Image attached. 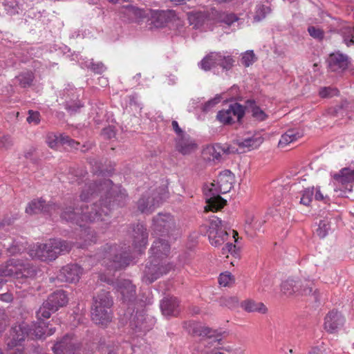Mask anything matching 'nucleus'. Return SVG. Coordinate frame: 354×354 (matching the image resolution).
Wrapping results in <instances>:
<instances>
[{
    "label": "nucleus",
    "instance_id": "obj_49",
    "mask_svg": "<svg viewBox=\"0 0 354 354\" xmlns=\"http://www.w3.org/2000/svg\"><path fill=\"white\" fill-rule=\"evenodd\" d=\"M46 142L51 149H57L59 146L58 135L49 133L47 136Z\"/></svg>",
    "mask_w": 354,
    "mask_h": 354
},
{
    "label": "nucleus",
    "instance_id": "obj_31",
    "mask_svg": "<svg viewBox=\"0 0 354 354\" xmlns=\"http://www.w3.org/2000/svg\"><path fill=\"white\" fill-rule=\"evenodd\" d=\"M301 137L300 133L295 129H289L281 137L279 142V145L281 147L297 140Z\"/></svg>",
    "mask_w": 354,
    "mask_h": 354
},
{
    "label": "nucleus",
    "instance_id": "obj_63",
    "mask_svg": "<svg viewBox=\"0 0 354 354\" xmlns=\"http://www.w3.org/2000/svg\"><path fill=\"white\" fill-rule=\"evenodd\" d=\"M1 299L3 301H5L6 302H9V301H12V295L10 294L6 293V294H3V295H1Z\"/></svg>",
    "mask_w": 354,
    "mask_h": 354
},
{
    "label": "nucleus",
    "instance_id": "obj_21",
    "mask_svg": "<svg viewBox=\"0 0 354 354\" xmlns=\"http://www.w3.org/2000/svg\"><path fill=\"white\" fill-rule=\"evenodd\" d=\"M263 142V138L259 133H248L237 140L239 147L246 148L248 151L258 148Z\"/></svg>",
    "mask_w": 354,
    "mask_h": 354
},
{
    "label": "nucleus",
    "instance_id": "obj_14",
    "mask_svg": "<svg viewBox=\"0 0 354 354\" xmlns=\"http://www.w3.org/2000/svg\"><path fill=\"white\" fill-rule=\"evenodd\" d=\"M155 320L144 313H136L130 322L131 328L136 333H144L150 330L154 326Z\"/></svg>",
    "mask_w": 354,
    "mask_h": 354
},
{
    "label": "nucleus",
    "instance_id": "obj_60",
    "mask_svg": "<svg viewBox=\"0 0 354 354\" xmlns=\"http://www.w3.org/2000/svg\"><path fill=\"white\" fill-rule=\"evenodd\" d=\"M266 10H268V7H265L264 6H259L257 9V13L263 12L262 17H259V15L255 16L254 19L257 21H260L261 18L265 17Z\"/></svg>",
    "mask_w": 354,
    "mask_h": 354
},
{
    "label": "nucleus",
    "instance_id": "obj_46",
    "mask_svg": "<svg viewBox=\"0 0 354 354\" xmlns=\"http://www.w3.org/2000/svg\"><path fill=\"white\" fill-rule=\"evenodd\" d=\"M52 312L50 305H46V301L37 311V317L39 319H47L50 317Z\"/></svg>",
    "mask_w": 354,
    "mask_h": 354
},
{
    "label": "nucleus",
    "instance_id": "obj_30",
    "mask_svg": "<svg viewBox=\"0 0 354 354\" xmlns=\"http://www.w3.org/2000/svg\"><path fill=\"white\" fill-rule=\"evenodd\" d=\"M30 333L35 335L36 338H42L45 336H50L55 333V329L48 328L45 325L44 322H40L37 326L35 325L34 328L29 330Z\"/></svg>",
    "mask_w": 354,
    "mask_h": 354
},
{
    "label": "nucleus",
    "instance_id": "obj_61",
    "mask_svg": "<svg viewBox=\"0 0 354 354\" xmlns=\"http://www.w3.org/2000/svg\"><path fill=\"white\" fill-rule=\"evenodd\" d=\"M236 248V245L232 243H227L223 248V254H225L226 252L232 253Z\"/></svg>",
    "mask_w": 354,
    "mask_h": 354
},
{
    "label": "nucleus",
    "instance_id": "obj_44",
    "mask_svg": "<svg viewBox=\"0 0 354 354\" xmlns=\"http://www.w3.org/2000/svg\"><path fill=\"white\" fill-rule=\"evenodd\" d=\"M26 249L24 243L21 241H15L12 245L9 246L7 250L12 255L22 252Z\"/></svg>",
    "mask_w": 354,
    "mask_h": 354
},
{
    "label": "nucleus",
    "instance_id": "obj_13",
    "mask_svg": "<svg viewBox=\"0 0 354 354\" xmlns=\"http://www.w3.org/2000/svg\"><path fill=\"white\" fill-rule=\"evenodd\" d=\"M82 268L77 264H69L64 266L57 274V279L68 283L77 282L82 274Z\"/></svg>",
    "mask_w": 354,
    "mask_h": 354
},
{
    "label": "nucleus",
    "instance_id": "obj_38",
    "mask_svg": "<svg viewBox=\"0 0 354 354\" xmlns=\"http://www.w3.org/2000/svg\"><path fill=\"white\" fill-rule=\"evenodd\" d=\"M4 6L6 10L10 15L17 14L20 10V4L18 0H5Z\"/></svg>",
    "mask_w": 354,
    "mask_h": 354
},
{
    "label": "nucleus",
    "instance_id": "obj_22",
    "mask_svg": "<svg viewBox=\"0 0 354 354\" xmlns=\"http://www.w3.org/2000/svg\"><path fill=\"white\" fill-rule=\"evenodd\" d=\"M117 290L123 301H131L136 297V287L129 280L122 279L117 283Z\"/></svg>",
    "mask_w": 354,
    "mask_h": 354
},
{
    "label": "nucleus",
    "instance_id": "obj_48",
    "mask_svg": "<svg viewBox=\"0 0 354 354\" xmlns=\"http://www.w3.org/2000/svg\"><path fill=\"white\" fill-rule=\"evenodd\" d=\"M319 95L322 97H332L338 95V90L332 87H324L319 90Z\"/></svg>",
    "mask_w": 354,
    "mask_h": 354
},
{
    "label": "nucleus",
    "instance_id": "obj_55",
    "mask_svg": "<svg viewBox=\"0 0 354 354\" xmlns=\"http://www.w3.org/2000/svg\"><path fill=\"white\" fill-rule=\"evenodd\" d=\"M91 68L93 72L98 74L102 73L106 70L105 66L102 62L91 63Z\"/></svg>",
    "mask_w": 354,
    "mask_h": 354
},
{
    "label": "nucleus",
    "instance_id": "obj_23",
    "mask_svg": "<svg viewBox=\"0 0 354 354\" xmlns=\"http://www.w3.org/2000/svg\"><path fill=\"white\" fill-rule=\"evenodd\" d=\"M348 66V58L341 53H333L328 58V67L333 71H343Z\"/></svg>",
    "mask_w": 354,
    "mask_h": 354
},
{
    "label": "nucleus",
    "instance_id": "obj_57",
    "mask_svg": "<svg viewBox=\"0 0 354 354\" xmlns=\"http://www.w3.org/2000/svg\"><path fill=\"white\" fill-rule=\"evenodd\" d=\"M272 285V280L270 277L265 278L261 282V291L268 290Z\"/></svg>",
    "mask_w": 354,
    "mask_h": 354
},
{
    "label": "nucleus",
    "instance_id": "obj_3",
    "mask_svg": "<svg viewBox=\"0 0 354 354\" xmlns=\"http://www.w3.org/2000/svg\"><path fill=\"white\" fill-rule=\"evenodd\" d=\"M234 183V176L230 170L221 171L216 181L211 183L204 188L206 206L205 212H215L221 209L226 204L220 195L228 193L232 188Z\"/></svg>",
    "mask_w": 354,
    "mask_h": 354
},
{
    "label": "nucleus",
    "instance_id": "obj_16",
    "mask_svg": "<svg viewBox=\"0 0 354 354\" xmlns=\"http://www.w3.org/2000/svg\"><path fill=\"white\" fill-rule=\"evenodd\" d=\"M335 183L342 185L346 190L351 192L354 184V169L344 167L333 176Z\"/></svg>",
    "mask_w": 354,
    "mask_h": 354
},
{
    "label": "nucleus",
    "instance_id": "obj_45",
    "mask_svg": "<svg viewBox=\"0 0 354 354\" xmlns=\"http://www.w3.org/2000/svg\"><path fill=\"white\" fill-rule=\"evenodd\" d=\"M59 145H68V146L73 147L76 149H78L79 143L71 139L69 136L65 134L58 135Z\"/></svg>",
    "mask_w": 354,
    "mask_h": 354
},
{
    "label": "nucleus",
    "instance_id": "obj_54",
    "mask_svg": "<svg viewBox=\"0 0 354 354\" xmlns=\"http://www.w3.org/2000/svg\"><path fill=\"white\" fill-rule=\"evenodd\" d=\"M257 224H260V223H245V232L250 236H254L257 234V232L254 230V228Z\"/></svg>",
    "mask_w": 354,
    "mask_h": 354
},
{
    "label": "nucleus",
    "instance_id": "obj_7",
    "mask_svg": "<svg viewBox=\"0 0 354 354\" xmlns=\"http://www.w3.org/2000/svg\"><path fill=\"white\" fill-rule=\"evenodd\" d=\"M112 305L113 300L108 292L103 290L94 297L91 310L92 320L96 324L106 325L111 320Z\"/></svg>",
    "mask_w": 354,
    "mask_h": 354
},
{
    "label": "nucleus",
    "instance_id": "obj_26",
    "mask_svg": "<svg viewBox=\"0 0 354 354\" xmlns=\"http://www.w3.org/2000/svg\"><path fill=\"white\" fill-rule=\"evenodd\" d=\"M344 319L337 311L330 312L325 317V328L332 333L344 324Z\"/></svg>",
    "mask_w": 354,
    "mask_h": 354
},
{
    "label": "nucleus",
    "instance_id": "obj_42",
    "mask_svg": "<svg viewBox=\"0 0 354 354\" xmlns=\"http://www.w3.org/2000/svg\"><path fill=\"white\" fill-rule=\"evenodd\" d=\"M234 282L233 276L230 272H225L220 274L218 283L223 287L230 286Z\"/></svg>",
    "mask_w": 354,
    "mask_h": 354
},
{
    "label": "nucleus",
    "instance_id": "obj_64",
    "mask_svg": "<svg viewBox=\"0 0 354 354\" xmlns=\"http://www.w3.org/2000/svg\"><path fill=\"white\" fill-rule=\"evenodd\" d=\"M100 280H101V281H106V282H107V283H111V282H112V280H111V279H109H109H106L105 277H104V275H103V274H101V275H100Z\"/></svg>",
    "mask_w": 354,
    "mask_h": 354
},
{
    "label": "nucleus",
    "instance_id": "obj_36",
    "mask_svg": "<svg viewBox=\"0 0 354 354\" xmlns=\"http://www.w3.org/2000/svg\"><path fill=\"white\" fill-rule=\"evenodd\" d=\"M250 103L249 106L251 109L252 117L257 121H263L267 118L266 113L258 106H257L254 102L248 101Z\"/></svg>",
    "mask_w": 354,
    "mask_h": 354
},
{
    "label": "nucleus",
    "instance_id": "obj_11",
    "mask_svg": "<svg viewBox=\"0 0 354 354\" xmlns=\"http://www.w3.org/2000/svg\"><path fill=\"white\" fill-rule=\"evenodd\" d=\"M118 13L121 19L129 22L140 20L149 16L148 10L131 4L120 6Z\"/></svg>",
    "mask_w": 354,
    "mask_h": 354
},
{
    "label": "nucleus",
    "instance_id": "obj_43",
    "mask_svg": "<svg viewBox=\"0 0 354 354\" xmlns=\"http://www.w3.org/2000/svg\"><path fill=\"white\" fill-rule=\"evenodd\" d=\"M216 5L225 4L226 8H234L239 7L244 2V0H214Z\"/></svg>",
    "mask_w": 354,
    "mask_h": 354
},
{
    "label": "nucleus",
    "instance_id": "obj_20",
    "mask_svg": "<svg viewBox=\"0 0 354 354\" xmlns=\"http://www.w3.org/2000/svg\"><path fill=\"white\" fill-rule=\"evenodd\" d=\"M77 348V346L73 337L71 335H66L61 342L54 345L53 350L55 354H76Z\"/></svg>",
    "mask_w": 354,
    "mask_h": 354
},
{
    "label": "nucleus",
    "instance_id": "obj_25",
    "mask_svg": "<svg viewBox=\"0 0 354 354\" xmlns=\"http://www.w3.org/2000/svg\"><path fill=\"white\" fill-rule=\"evenodd\" d=\"M68 301L67 295L63 290L56 291L50 295L46 300V305H50L52 311L65 306Z\"/></svg>",
    "mask_w": 354,
    "mask_h": 354
},
{
    "label": "nucleus",
    "instance_id": "obj_52",
    "mask_svg": "<svg viewBox=\"0 0 354 354\" xmlns=\"http://www.w3.org/2000/svg\"><path fill=\"white\" fill-rule=\"evenodd\" d=\"M221 101V97L220 95H217L214 97L213 99H211L208 100L203 106V111L205 112H207L209 111L212 107H214L216 104L220 102Z\"/></svg>",
    "mask_w": 354,
    "mask_h": 354
},
{
    "label": "nucleus",
    "instance_id": "obj_32",
    "mask_svg": "<svg viewBox=\"0 0 354 354\" xmlns=\"http://www.w3.org/2000/svg\"><path fill=\"white\" fill-rule=\"evenodd\" d=\"M216 20L219 23H223L228 26L232 25L234 22L239 21V17L232 12H220L217 14Z\"/></svg>",
    "mask_w": 354,
    "mask_h": 354
},
{
    "label": "nucleus",
    "instance_id": "obj_8",
    "mask_svg": "<svg viewBox=\"0 0 354 354\" xmlns=\"http://www.w3.org/2000/svg\"><path fill=\"white\" fill-rule=\"evenodd\" d=\"M168 197L167 187L160 186L143 195L138 202V208L142 213L149 214Z\"/></svg>",
    "mask_w": 354,
    "mask_h": 354
},
{
    "label": "nucleus",
    "instance_id": "obj_56",
    "mask_svg": "<svg viewBox=\"0 0 354 354\" xmlns=\"http://www.w3.org/2000/svg\"><path fill=\"white\" fill-rule=\"evenodd\" d=\"M315 198L317 201H324L326 203L329 198L327 195L324 196L323 193L320 191L319 187H317L316 192L315 194Z\"/></svg>",
    "mask_w": 354,
    "mask_h": 354
},
{
    "label": "nucleus",
    "instance_id": "obj_28",
    "mask_svg": "<svg viewBox=\"0 0 354 354\" xmlns=\"http://www.w3.org/2000/svg\"><path fill=\"white\" fill-rule=\"evenodd\" d=\"M241 308L248 313H259L266 314L268 312L267 307L262 302H257L252 299H248L241 304Z\"/></svg>",
    "mask_w": 354,
    "mask_h": 354
},
{
    "label": "nucleus",
    "instance_id": "obj_40",
    "mask_svg": "<svg viewBox=\"0 0 354 354\" xmlns=\"http://www.w3.org/2000/svg\"><path fill=\"white\" fill-rule=\"evenodd\" d=\"M239 299L236 297H224L220 300V304L223 306H226L229 308H235L239 306Z\"/></svg>",
    "mask_w": 354,
    "mask_h": 354
},
{
    "label": "nucleus",
    "instance_id": "obj_34",
    "mask_svg": "<svg viewBox=\"0 0 354 354\" xmlns=\"http://www.w3.org/2000/svg\"><path fill=\"white\" fill-rule=\"evenodd\" d=\"M299 291L297 295H310L314 289V283L312 281L304 280L298 281Z\"/></svg>",
    "mask_w": 354,
    "mask_h": 354
},
{
    "label": "nucleus",
    "instance_id": "obj_27",
    "mask_svg": "<svg viewBox=\"0 0 354 354\" xmlns=\"http://www.w3.org/2000/svg\"><path fill=\"white\" fill-rule=\"evenodd\" d=\"M224 153V149L219 145H215L205 148L203 151V157L208 161L219 160Z\"/></svg>",
    "mask_w": 354,
    "mask_h": 354
},
{
    "label": "nucleus",
    "instance_id": "obj_47",
    "mask_svg": "<svg viewBox=\"0 0 354 354\" xmlns=\"http://www.w3.org/2000/svg\"><path fill=\"white\" fill-rule=\"evenodd\" d=\"M255 62V55L253 51H247L241 57V63L245 66L248 67Z\"/></svg>",
    "mask_w": 354,
    "mask_h": 354
},
{
    "label": "nucleus",
    "instance_id": "obj_6",
    "mask_svg": "<svg viewBox=\"0 0 354 354\" xmlns=\"http://www.w3.org/2000/svg\"><path fill=\"white\" fill-rule=\"evenodd\" d=\"M36 274L37 269L32 264L19 259H10L0 267V276L13 277L22 283L33 279Z\"/></svg>",
    "mask_w": 354,
    "mask_h": 354
},
{
    "label": "nucleus",
    "instance_id": "obj_35",
    "mask_svg": "<svg viewBox=\"0 0 354 354\" xmlns=\"http://www.w3.org/2000/svg\"><path fill=\"white\" fill-rule=\"evenodd\" d=\"M16 79L21 87L26 88L32 84L34 80V75L32 72L28 71L19 74Z\"/></svg>",
    "mask_w": 354,
    "mask_h": 354
},
{
    "label": "nucleus",
    "instance_id": "obj_33",
    "mask_svg": "<svg viewBox=\"0 0 354 354\" xmlns=\"http://www.w3.org/2000/svg\"><path fill=\"white\" fill-rule=\"evenodd\" d=\"M148 12L149 14L150 13L151 17L154 19V21L152 22L154 24L155 26H163L167 22V15L164 11L148 10Z\"/></svg>",
    "mask_w": 354,
    "mask_h": 354
},
{
    "label": "nucleus",
    "instance_id": "obj_62",
    "mask_svg": "<svg viewBox=\"0 0 354 354\" xmlns=\"http://www.w3.org/2000/svg\"><path fill=\"white\" fill-rule=\"evenodd\" d=\"M308 354H323L321 348L318 346H314L310 348Z\"/></svg>",
    "mask_w": 354,
    "mask_h": 354
},
{
    "label": "nucleus",
    "instance_id": "obj_29",
    "mask_svg": "<svg viewBox=\"0 0 354 354\" xmlns=\"http://www.w3.org/2000/svg\"><path fill=\"white\" fill-rule=\"evenodd\" d=\"M298 291V281L294 279H288L281 284V292L286 297L297 295Z\"/></svg>",
    "mask_w": 354,
    "mask_h": 354
},
{
    "label": "nucleus",
    "instance_id": "obj_39",
    "mask_svg": "<svg viewBox=\"0 0 354 354\" xmlns=\"http://www.w3.org/2000/svg\"><path fill=\"white\" fill-rule=\"evenodd\" d=\"M343 39L347 46L354 44V28L346 27L342 30Z\"/></svg>",
    "mask_w": 354,
    "mask_h": 354
},
{
    "label": "nucleus",
    "instance_id": "obj_19",
    "mask_svg": "<svg viewBox=\"0 0 354 354\" xmlns=\"http://www.w3.org/2000/svg\"><path fill=\"white\" fill-rule=\"evenodd\" d=\"M29 329L26 324H23L13 327L10 333L11 339L7 343L9 349L11 350L20 345L21 342L24 341L25 338L29 335Z\"/></svg>",
    "mask_w": 354,
    "mask_h": 354
},
{
    "label": "nucleus",
    "instance_id": "obj_10",
    "mask_svg": "<svg viewBox=\"0 0 354 354\" xmlns=\"http://www.w3.org/2000/svg\"><path fill=\"white\" fill-rule=\"evenodd\" d=\"M245 113L244 106L239 103H234L227 109H222L217 113L216 118L224 124L239 122Z\"/></svg>",
    "mask_w": 354,
    "mask_h": 354
},
{
    "label": "nucleus",
    "instance_id": "obj_12",
    "mask_svg": "<svg viewBox=\"0 0 354 354\" xmlns=\"http://www.w3.org/2000/svg\"><path fill=\"white\" fill-rule=\"evenodd\" d=\"M222 223H209L207 234L209 243L214 247L221 245L227 239L229 233L223 227Z\"/></svg>",
    "mask_w": 354,
    "mask_h": 354
},
{
    "label": "nucleus",
    "instance_id": "obj_24",
    "mask_svg": "<svg viewBox=\"0 0 354 354\" xmlns=\"http://www.w3.org/2000/svg\"><path fill=\"white\" fill-rule=\"evenodd\" d=\"M160 308L165 316H176L179 313V301L176 297H165L160 303Z\"/></svg>",
    "mask_w": 354,
    "mask_h": 354
},
{
    "label": "nucleus",
    "instance_id": "obj_50",
    "mask_svg": "<svg viewBox=\"0 0 354 354\" xmlns=\"http://www.w3.org/2000/svg\"><path fill=\"white\" fill-rule=\"evenodd\" d=\"M308 32L309 35L315 39H322L324 37V31L315 26H309Z\"/></svg>",
    "mask_w": 354,
    "mask_h": 354
},
{
    "label": "nucleus",
    "instance_id": "obj_15",
    "mask_svg": "<svg viewBox=\"0 0 354 354\" xmlns=\"http://www.w3.org/2000/svg\"><path fill=\"white\" fill-rule=\"evenodd\" d=\"M58 208L53 203H46L42 198L34 199L30 202L26 208V212L29 214H35L41 212L51 213Z\"/></svg>",
    "mask_w": 354,
    "mask_h": 354
},
{
    "label": "nucleus",
    "instance_id": "obj_51",
    "mask_svg": "<svg viewBox=\"0 0 354 354\" xmlns=\"http://www.w3.org/2000/svg\"><path fill=\"white\" fill-rule=\"evenodd\" d=\"M28 117L26 120L28 123H33L34 124H38L40 122V114L38 111H34L30 110L28 111Z\"/></svg>",
    "mask_w": 354,
    "mask_h": 354
},
{
    "label": "nucleus",
    "instance_id": "obj_41",
    "mask_svg": "<svg viewBox=\"0 0 354 354\" xmlns=\"http://www.w3.org/2000/svg\"><path fill=\"white\" fill-rule=\"evenodd\" d=\"M314 194V187H308L304 189L302 192V196L300 199V203L306 206H308L313 199Z\"/></svg>",
    "mask_w": 354,
    "mask_h": 354
},
{
    "label": "nucleus",
    "instance_id": "obj_17",
    "mask_svg": "<svg viewBox=\"0 0 354 354\" xmlns=\"http://www.w3.org/2000/svg\"><path fill=\"white\" fill-rule=\"evenodd\" d=\"M176 150L183 155L193 153L197 149V144L188 134H181L175 139Z\"/></svg>",
    "mask_w": 354,
    "mask_h": 354
},
{
    "label": "nucleus",
    "instance_id": "obj_59",
    "mask_svg": "<svg viewBox=\"0 0 354 354\" xmlns=\"http://www.w3.org/2000/svg\"><path fill=\"white\" fill-rule=\"evenodd\" d=\"M159 218H158L157 221H169L173 219L171 215L169 213H165V214H158Z\"/></svg>",
    "mask_w": 354,
    "mask_h": 354
},
{
    "label": "nucleus",
    "instance_id": "obj_2",
    "mask_svg": "<svg viewBox=\"0 0 354 354\" xmlns=\"http://www.w3.org/2000/svg\"><path fill=\"white\" fill-rule=\"evenodd\" d=\"M99 194L104 195L106 200L108 198H113V201L111 200L102 203L101 205H104V207H101L100 210L95 209V212H90L89 215L86 216L88 221H104V218L102 217V214H107L109 207L108 205H114V203L118 202L120 203L121 200H123L126 197L124 190H121L119 187L113 186L112 181L109 179L100 180L99 183H86L84 187L82 193L80 194V198L83 201H87L90 198H94L95 195Z\"/></svg>",
    "mask_w": 354,
    "mask_h": 354
},
{
    "label": "nucleus",
    "instance_id": "obj_4",
    "mask_svg": "<svg viewBox=\"0 0 354 354\" xmlns=\"http://www.w3.org/2000/svg\"><path fill=\"white\" fill-rule=\"evenodd\" d=\"M170 246L167 241L158 239L153 242L151 248L152 256L150 257L149 264H147L144 270L142 281L147 283H151L162 274H166L173 268L171 263H160L165 257L169 253Z\"/></svg>",
    "mask_w": 354,
    "mask_h": 354
},
{
    "label": "nucleus",
    "instance_id": "obj_9",
    "mask_svg": "<svg viewBox=\"0 0 354 354\" xmlns=\"http://www.w3.org/2000/svg\"><path fill=\"white\" fill-rule=\"evenodd\" d=\"M233 59L230 56H224L221 53H212L202 59L201 68L209 71L212 68L220 66L224 69H229L233 65Z\"/></svg>",
    "mask_w": 354,
    "mask_h": 354
},
{
    "label": "nucleus",
    "instance_id": "obj_18",
    "mask_svg": "<svg viewBox=\"0 0 354 354\" xmlns=\"http://www.w3.org/2000/svg\"><path fill=\"white\" fill-rule=\"evenodd\" d=\"M190 332L196 336L207 337L210 339H212L213 342H218V344L222 339L221 333L207 326L199 324H193L191 326Z\"/></svg>",
    "mask_w": 354,
    "mask_h": 354
},
{
    "label": "nucleus",
    "instance_id": "obj_5",
    "mask_svg": "<svg viewBox=\"0 0 354 354\" xmlns=\"http://www.w3.org/2000/svg\"><path fill=\"white\" fill-rule=\"evenodd\" d=\"M71 248V243L59 239H53L46 243L34 244L28 252L32 258L45 261L55 260L59 255L68 252Z\"/></svg>",
    "mask_w": 354,
    "mask_h": 354
},
{
    "label": "nucleus",
    "instance_id": "obj_58",
    "mask_svg": "<svg viewBox=\"0 0 354 354\" xmlns=\"http://www.w3.org/2000/svg\"><path fill=\"white\" fill-rule=\"evenodd\" d=\"M171 126L173 129L176 133L177 136H181V134H186L183 130L180 128L178 123L176 120H173L171 122Z\"/></svg>",
    "mask_w": 354,
    "mask_h": 354
},
{
    "label": "nucleus",
    "instance_id": "obj_1",
    "mask_svg": "<svg viewBox=\"0 0 354 354\" xmlns=\"http://www.w3.org/2000/svg\"><path fill=\"white\" fill-rule=\"evenodd\" d=\"M133 245L134 248L133 255H127L126 252H121L118 257V248L115 245H106L102 252L97 254L98 258L102 259V265L112 270L120 269L130 264L136 254H140L147 244L148 233L142 223H138L132 232Z\"/></svg>",
    "mask_w": 354,
    "mask_h": 354
},
{
    "label": "nucleus",
    "instance_id": "obj_37",
    "mask_svg": "<svg viewBox=\"0 0 354 354\" xmlns=\"http://www.w3.org/2000/svg\"><path fill=\"white\" fill-rule=\"evenodd\" d=\"M313 230L319 237L324 238L330 230V226L329 223H315Z\"/></svg>",
    "mask_w": 354,
    "mask_h": 354
},
{
    "label": "nucleus",
    "instance_id": "obj_53",
    "mask_svg": "<svg viewBox=\"0 0 354 354\" xmlns=\"http://www.w3.org/2000/svg\"><path fill=\"white\" fill-rule=\"evenodd\" d=\"M12 145V141L9 136L0 138V152L8 149Z\"/></svg>",
    "mask_w": 354,
    "mask_h": 354
}]
</instances>
